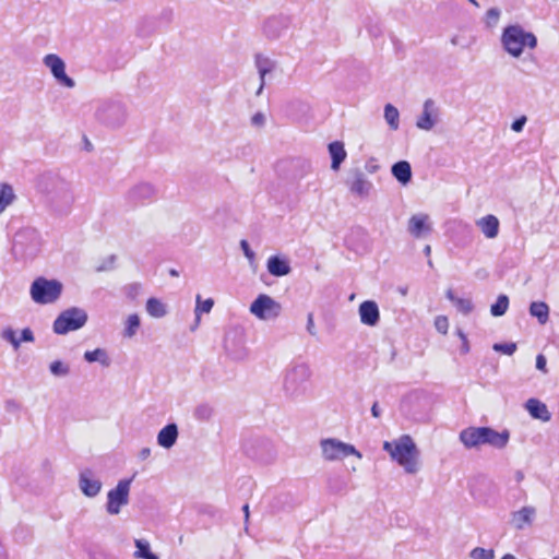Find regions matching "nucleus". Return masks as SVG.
Returning a JSON list of instances; mask_svg holds the SVG:
<instances>
[{
    "label": "nucleus",
    "instance_id": "1",
    "mask_svg": "<svg viewBox=\"0 0 559 559\" xmlns=\"http://www.w3.org/2000/svg\"><path fill=\"white\" fill-rule=\"evenodd\" d=\"M383 450L386 451L392 460L397 462L408 474H415L418 471V450L415 442L408 435L400 437L397 440L385 441Z\"/></svg>",
    "mask_w": 559,
    "mask_h": 559
},
{
    "label": "nucleus",
    "instance_id": "2",
    "mask_svg": "<svg viewBox=\"0 0 559 559\" xmlns=\"http://www.w3.org/2000/svg\"><path fill=\"white\" fill-rule=\"evenodd\" d=\"M310 366L305 361H293L285 370L283 390L289 397L297 399L305 395L309 389L311 378Z\"/></svg>",
    "mask_w": 559,
    "mask_h": 559
},
{
    "label": "nucleus",
    "instance_id": "3",
    "mask_svg": "<svg viewBox=\"0 0 559 559\" xmlns=\"http://www.w3.org/2000/svg\"><path fill=\"white\" fill-rule=\"evenodd\" d=\"M38 188L53 203L70 205L74 200L71 183L58 174L51 171L43 174L38 178Z\"/></svg>",
    "mask_w": 559,
    "mask_h": 559
},
{
    "label": "nucleus",
    "instance_id": "4",
    "mask_svg": "<svg viewBox=\"0 0 559 559\" xmlns=\"http://www.w3.org/2000/svg\"><path fill=\"white\" fill-rule=\"evenodd\" d=\"M501 44L509 55L519 58L523 53L524 47L534 49L537 46V38L533 33L526 32L521 25L515 24L504 27Z\"/></svg>",
    "mask_w": 559,
    "mask_h": 559
},
{
    "label": "nucleus",
    "instance_id": "5",
    "mask_svg": "<svg viewBox=\"0 0 559 559\" xmlns=\"http://www.w3.org/2000/svg\"><path fill=\"white\" fill-rule=\"evenodd\" d=\"M95 119L105 127L119 128L128 118L124 104L115 99H102L96 103Z\"/></svg>",
    "mask_w": 559,
    "mask_h": 559
},
{
    "label": "nucleus",
    "instance_id": "6",
    "mask_svg": "<svg viewBox=\"0 0 559 559\" xmlns=\"http://www.w3.org/2000/svg\"><path fill=\"white\" fill-rule=\"evenodd\" d=\"M62 290L63 285L60 281L39 276L31 284L29 295L35 304L49 305L60 298Z\"/></svg>",
    "mask_w": 559,
    "mask_h": 559
},
{
    "label": "nucleus",
    "instance_id": "7",
    "mask_svg": "<svg viewBox=\"0 0 559 559\" xmlns=\"http://www.w3.org/2000/svg\"><path fill=\"white\" fill-rule=\"evenodd\" d=\"M40 249V236L34 228L19 230L13 239L12 251L16 258L33 259Z\"/></svg>",
    "mask_w": 559,
    "mask_h": 559
},
{
    "label": "nucleus",
    "instance_id": "8",
    "mask_svg": "<svg viewBox=\"0 0 559 559\" xmlns=\"http://www.w3.org/2000/svg\"><path fill=\"white\" fill-rule=\"evenodd\" d=\"M87 312L79 307H71L56 318L52 324V331L58 335H64L71 331L83 328L87 322Z\"/></svg>",
    "mask_w": 559,
    "mask_h": 559
},
{
    "label": "nucleus",
    "instance_id": "9",
    "mask_svg": "<svg viewBox=\"0 0 559 559\" xmlns=\"http://www.w3.org/2000/svg\"><path fill=\"white\" fill-rule=\"evenodd\" d=\"M320 445L322 455L326 461H337L349 455L361 457L360 452L354 445L334 438L322 439Z\"/></svg>",
    "mask_w": 559,
    "mask_h": 559
},
{
    "label": "nucleus",
    "instance_id": "10",
    "mask_svg": "<svg viewBox=\"0 0 559 559\" xmlns=\"http://www.w3.org/2000/svg\"><path fill=\"white\" fill-rule=\"evenodd\" d=\"M131 483L132 478L121 479L114 489L108 491L106 510L109 514H118L121 508L128 504Z\"/></svg>",
    "mask_w": 559,
    "mask_h": 559
},
{
    "label": "nucleus",
    "instance_id": "11",
    "mask_svg": "<svg viewBox=\"0 0 559 559\" xmlns=\"http://www.w3.org/2000/svg\"><path fill=\"white\" fill-rule=\"evenodd\" d=\"M250 311L259 319L271 320L281 314L282 306L272 297L261 294L251 304Z\"/></svg>",
    "mask_w": 559,
    "mask_h": 559
},
{
    "label": "nucleus",
    "instance_id": "12",
    "mask_svg": "<svg viewBox=\"0 0 559 559\" xmlns=\"http://www.w3.org/2000/svg\"><path fill=\"white\" fill-rule=\"evenodd\" d=\"M43 63L50 70L52 76L60 85L68 88H73L75 86L74 80L66 73L64 61L58 55H46L43 59Z\"/></svg>",
    "mask_w": 559,
    "mask_h": 559
},
{
    "label": "nucleus",
    "instance_id": "13",
    "mask_svg": "<svg viewBox=\"0 0 559 559\" xmlns=\"http://www.w3.org/2000/svg\"><path fill=\"white\" fill-rule=\"evenodd\" d=\"M346 185L349 191L359 198H367L373 188L372 182L367 179L366 175L359 168L349 170Z\"/></svg>",
    "mask_w": 559,
    "mask_h": 559
},
{
    "label": "nucleus",
    "instance_id": "14",
    "mask_svg": "<svg viewBox=\"0 0 559 559\" xmlns=\"http://www.w3.org/2000/svg\"><path fill=\"white\" fill-rule=\"evenodd\" d=\"M156 195V189L148 182H140L132 187L127 194L128 200L134 204H143L154 200Z\"/></svg>",
    "mask_w": 559,
    "mask_h": 559
},
{
    "label": "nucleus",
    "instance_id": "15",
    "mask_svg": "<svg viewBox=\"0 0 559 559\" xmlns=\"http://www.w3.org/2000/svg\"><path fill=\"white\" fill-rule=\"evenodd\" d=\"M289 23L287 16H271L264 22L263 33L269 39H278L288 29Z\"/></svg>",
    "mask_w": 559,
    "mask_h": 559
},
{
    "label": "nucleus",
    "instance_id": "16",
    "mask_svg": "<svg viewBox=\"0 0 559 559\" xmlns=\"http://www.w3.org/2000/svg\"><path fill=\"white\" fill-rule=\"evenodd\" d=\"M438 109L432 99H426L423 106V112L417 118L416 127L420 130L429 131L437 123Z\"/></svg>",
    "mask_w": 559,
    "mask_h": 559
},
{
    "label": "nucleus",
    "instance_id": "17",
    "mask_svg": "<svg viewBox=\"0 0 559 559\" xmlns=\"http://www.w3.org/2000/svg\"><path fill=\"white\" fill-rule=\"evenodd\" d=\"M535 516H536V509L532 506H525V507L521 508L520 510L513 511L511 513L510 523L514 528L522 531L525 527H528L532 525V523L535 520Z\"/></svg>",
    "mask_w": 559,
    "mask_h": 559
},
{
    "label": "nucleus",
    "instance_id": "18",
    "mask_svg": "<svg viewBox=\"0 0 559 559\" xmlns=\"http://www.w3.org/2000/svg\"><path fill=\"white\" fill-rule=\"evenodd\" d=\"M79 486L86 497L93 498L100 492L102 481L93 476L91 469H84L80 473Z\"/></svg>",
    "mask_w": 559,
    "mask_h": 559
},
{
    "label": "nucleus",
    "instance_id": "19",
    "mask_svg": "<svg viewBox=\"0 0 559 559\" xmlns=\"http://www.w3.org/2000/svg\"><path fill=\"white\" fill-rule=\"evenodd\" d=\"M460 441L472 449L485 444V427H468L460 432Z\"/></svg>",
    "mask_w": 559,
    "mask_h": 559
},
{
    "label": "nucleus",
    "instance_id": "20",
    "mask_svg": "<svg viewBox=\"0 0 559 559\" xmlns=\"http://www.w3.org/2000/svg\"><path fill=\"white\" fill-rule=\"evenodd\" d=\"M360 321L369 326L378 324L380 319L378 305L372 300H366L359 306Z\"/></svg>",
    "mask_w": 559,
    "mask_h": 559
},
{
    "label": "nucleus",
    "instance_id": "21",
    "mask_svg": "<svg viewBox=\"0 0 559 559\" xmlns=\"http://www.w3.org/2000/svg\"><path fill=\"white\" fill-rule=\"evenodd\" d=\"M1 337L9 342L14 349H17L22 342L32 343L35 341L34 333L29 328L23 329L20 337L16 336V332L12 328H5L1 332Z\"/></svg>",
    "mask_w": 559,
    "mask_h": 559
},
{
    "label": "nucleus",
    "instance_id": "22",
    "mask_svg": "<svg viewBox=\"0 0 559 559\" xmlns=\"http://www.w3.org/2000/svg\"><path fill=\"white\" fill-rule=\"evenodd\" d=\"M510 440V432L507 429L496 431L490 427H485V444L491 445L496 449H503Z\"/></svg>",
    "mask_w": 559,
    "mask_h": 559
},
{
    "label": "nucleus",
    "instance_id": "23",
    "mask_svg": "<svg viewBox=\"0 0 559 559\" xmlns=\"http://www.w3.org/2000/svg\"><path fill=\"white\" fill-rule=\"evenodd\" d=\"M427 214L413 215L408 221V231L415 238H420L425 233H429L431 227L428 223Z\"/></svg>",
    "mask_w": 559,
    "mask_h": 559
},
{
    "label": "nucleus",
    "instance_id": "24",
    "mask_svg": "<svg viewBox=\"0 0 559 559\" xmlns=\"http://www.w3.org/2000/svg\"><path fill=\"white\" fill-rule=\"evenodd\" d=\"M254 62L261 81L260 86L257 91V95H260L265 84L266 74L271 73L275 69V61L266 56L258 53L255 56Z\"/></svg>",
    "mask_w": 559,
    "mask_h": 559
},
{
    "label": "nucleus",
    "instance_id": "25",
    "mask_svg": "<svg viewBox=\"0 0 559 559\" xmlns=\"http://www.w3.org/2000/svg\"><path fill=\"white\" fill-rule=\"evenodd\" d=\"M525 409L534 419H539L542 421H549L551 419V414L548 411L547 405L537 399H528L525 403Z\"/></svg>",
    "mask_w": 559,
    "mask_h": 559
},
{
    "label": "nucleus",
    "instance_id": "26",
    "mask_svg": "<svg viewBox=\"0 0 559 559\" xmlns=\"http://www.w3.org/2000/svg\"><path fill=\"white\" fill-rule=\"evenodd\" d=\"M178 435L177 425L175 423H170L162 428L157 433V443L165 449H170L175 445Z\"/></svg>",
    "mask_w": 559,
    "mask_h": 559
},
{
    "label": "nucleus",
    "instance_id": "27",
    "mask_svg": "<svg viewBox=\"0 0 559 559\" xmlns=\"http://www.w3.org/2000/svg\"><path fill=\"white\" fill-rule=\"evenodd\" d=\"M267 271L271 275L282 277L290 273L292 267L289 262L278 255H272L267 259Z\"/></svg>",
    "mask_w": 559,
    "mask_h": 559
},
{
    "label": "nucleus",
    "instance_id": "28",
    "mask_svg": "<svg viewBox=\"0 0 559 559\" xmlns=\"http://www.w3.org/2000/svg\"><path fill=\"white\" fill-rule=\"evenodd\" d=\"M476 225L480 228L485 237L492 239L498 236L499 233V219L491 214H488L476 222Z\"/></svg>",
    "mask_w": 559,
    "mask_h": 559
},
{
    "label": "nucleus",
    "instance_id": "29",
    "mask_svg": "<svg viewBox=\"0 0 559 559\" xmlns=\"http://www.w3.org/2000/svg\"><path fill=\"white\" fill-rule=\"evenodd\" d=\"M391 173L402 185H407L412 180V167L406 160H400L393 164Z\"/></svg>",
    "mask_w": 559,
    "mask_h": 559
},
{
    "label": "nucleus",
    "instance_id": "30",
    "mask_svg": "<svg viewBox=\"0 0 559 559\" xmlns=\"http://www.w3.org/2000/svg\"><path fill=\"white\" fill-rule=\"evenodd\" d=\"M329 153L332 159L331 168L333 170H338L341 164L346 158V151L344 148V144L340 141H334L329 144Z\"/></svg>",
    "mask_w": 559,
    "mask_h": 559
},
{
    "label": "nucleus",
    "instance_id": "31",
    "mask_svg": "<svg viewBox=\"0 0 559 559\" xmlns=\"http://www.w3.org/2000/svg\"><path fill=\"white\" fill-rule=\"evenodd\" d=\"M445 296L463 314H469L473 311L474 306L469 298H459L452 289H448Z\"/></svg>",
    "mask_w": 559,
    "mask_h": 559
},
{
    "label": "nucleus",
    "instance_id": "32",
    "mask_svg": "<svg viewBox=\"0 0 559 559\" xmlns=\"http://www.w3.org/2000/svg\"><path fill=\"white\" fill-rule=\"evenodd\" d=\"M530 314L536 318L540 324H545L549 319V307L544 301H533L530 305Z\"/></svg>",
    "mask_w": 559,
    "mask_h": 559
},
{
    "label": "nucleus",
    "instance_id": "33",
    "mask_svg": "<svg viewBox=\"0 0 559 559\" xmlns=\"http://www.w3.org/2000/svg\"><path fill=\"white\" fill-rule=\"evenodd\" d=\"M145 309L153 318H163L167 314V307L158 298L152 297L146 301Z\"/></svg>",
    "mask_w": 559,
    "mask_h": 559
},
{
    "label": "nucleus",
    "instance_id": "34",
    "mask_svg": "<svg viewBox=\"0 0 559 559\" xmlns=\"http://www.w3.org/2000/svg\"><path fill=\"white\" fill-rule=\"evenodd\" d=\"M192 415L197 421L207 423L214 415V408L209 403H200L193 408Z\"/></svg>",
    "mask_w": 559,
    "mask_h": 559
},
{
    "label": "nucleus",
    "instance_id": "35",
    "mask_svg": "<svg viewBox=\"0 0 559 559\" xmlns=\"http://www.w3.org/2000/svg\"><path fill=\"white\" fill-rule=\"evenodd\" d=\"M13 188L8 183H0V214L15 200Z\"/></svg>",
    "mask_w": 559,
    "mask_h": 559
},
{
    "label": "nucleus",
    "instance_id": "36",
    "mask_svg": "<svg viewBox=\"0 0 559 559\" xmlns=\"http://www.w3.org/2000/svg\"><path fill=\"white\" fill-rule=\"evenodd\" d=\"M84 359L87 362H99L104 367H108L110 365V359L108 354L103 348H96L94 350H87L84 353Z\"/></svg>",
    "mask_w": 559,
    "mask_h": 559
},
{
    "label": "nucleus",
    "instance_id": "37",
    "mask_svg": "<svg viewBox=\"0 0 559 559\" xmlns=\"http://www.w3.org/2000/svg\"><path fill=\"white\" fill-rule=\"evenodd\" d=\"M134 545L136 550L134 557L139 559H159L157 555L151 551L150 543L145 539H135Z\"/></svg>",
    "mask_w": 559,
    "mask_h": 559
},
{
    "label": "nucleus",
    "instance_id": "38",
    "mask_svg": "<svg viewBox=\"0 0 559 559\" xmlns=\"http://www.w3.org/2000/svg\"><path fill=\"white\" fill-rule=\"evenodd\" d=\"M141 325L140 317L136 313L130 314L124 322L123 336L133 337Z\"/></svg>",
    "mask_w": 559,
    "mask_h": 559
},
{
    "label": "nucleus",
    "instance_id": "39",
    "mask_svg": "<svg viewBox=\"0 0 559 559\" xmlns=\"http://www.w3.org/2000/svg\"><path fill=\"white\" fill-rule=\"evenodd\" d=\"M384 119L392 130H397L400 127V114L396 107L386 104L384 107Z\"/></svg>",
    "mask_w": 559,
    "mask_h": 559
},
{
    "label": "nucleus",
    "instance_id": "40",
    "mask_svg": "<svg viewBox=\"0 0 559 559\" xmlns=\"http://www.w3.org/2000/svg\"><path fill=\"white\" fill-rule=\"evenodd\" d=\"M509 308V297L507 295H499L496 302L490 307V313L492 317L503 316Z\"/></svg>",
    "mask_w": 559,
    "mask_h": 559
},
{
    "label": "nucleus",
    "instance_id": "41",
    "mask_svg": "<svg viewBox=\"0 0 559 559\" xmlns=\"http://www.w3.org/2000/svg\"><path fill=\"white\" fill-rule=\"evenodd\" d=\"M49 371L55 377L63 378L70 374L71 368L68 362L53 360L49 365Z\"/></svg>",
    "mask_w": 559,
    "mask_h": 559
},
{
    "label": "nucleus",
    "instance_id": "42",
    "mask_svg": "<svg viewBox=\"0 0 559 559\" xmlns=\"http://www.w3.org/2000/svg\"><path fill=\"white\" fill-rule=\"evenodd\" d=\"M214 306V300L212 298H207L205 300H201L200 295L197 296V307L195 314L199 317L200 313H209Z\"/></svg>",
    "mask_w": 559,
    "mask_h": 559
},
{
    "label": "nucleus",
    "instance_id": "43",
    "mask_svg": "<svg viewBox=\"0 0 559 559\" xmlns=\"http://www.w3.org/2000/svg\"><path fill=\"white\" fill-rule=\"evenodd\" d=\"M472 559H493L495 551L492 549H485L481 547H476L471 551Z\"/></svg>",
    "mask_w": 559,
    "mask_h": 559
},
{
    "label": "nucleus",
    "instance_id": "44",
    "mask_svg": "<svg viewBox=\"0 0 559 559\" xmlns=\"http://www.w3.org/2000/svg\"><path fill=\"white\" fill-rule=\"evenodd\" d=\"M493 350L498 353H502L504 355H512L516 350L515 343H496L493 345Z\"/></svg>",
    "mask_w": 559,
    "mask_h": 559
},
{
    "label": "nucleus",
    "instance_id": "45",
    "mask_svg": "<svg viewBox=\"0 0 559 559\" xmlns=\"http://www.w3.org/2000/svg\"><path fill=\"white\" fill-rule=\"evenodd\" d=\"M124 292L129 299L134 300L141 293V285L139 283L129 284L126 286Z\"/></svg>",
    "mask_w": 559,
    "mask_h": 559
},
{
    "label": "nucleus",
    "instance_id": "46",
    "mask_svg": "<svg viewBox=\"0 0 559 559\" xmlns=\"http://www.w3.org/2000/svg\"><path fill=\"white\" fill-rule=\"evenodd\" d=\"M500 17V10L498 8H490L486 13L487 24L495 26Z\"/></svg>",
    "mask_w": 559,
    "mask_h": 559
},
{
    "label": "nucleus",
    "instance_id": "47",
    "mask_svg": "<svg viewBox=\"0 0 559 559\" xmlns=\"http://www.w3.org/2000/svg\"><path fill=\"white\" fill-rule=\"evenodd\" d=\"M435 325H436V329L440 333L445 334L447 331H448V326H449L448 319L445 317H442V316L437 317V319L435 321Z\"/></svg>",
    "mask_w": 559,
    "mask_h": 559
},
{
    "label": "nucleus",
    "instance_id": "48",
    "mask_svg": "<svg viewBox=\"0 0 559 559\" xmlns=\"http://www.w3.org/2000/svg\"><path fill=\"white\" fill-rule=\"evenodd\" d=\"M240 247L242 249V252L245 254V257L250 261L252 262L254 259H255V253L251 250L249 243L247 240H241L240 241Z\"/></svg>",
    "mask_w": 559,
    "mask_h": 559
},
{
    "label": "nucleus",
    "instance_id": "49",
    "mask_svg": "<svg viewBox=\"0 0 559 559\" xmlns=\"http://www.w3.org/2000/svg\"><path fill=\"white\" fill-rule=\"evenodd\" d=\"M526 117L525 116H521L520 118L515 119L512 124H511V129L514 131V132H521L526 123Z\"/></svg>",
    "mask_w": 559,
    "mask_h": 559
},
{
    "label": "nucleus",
    "instance_id": "50",
    "mask_svg": "<svg viewBox=\"0 0 559 559\" xmlns=\"http://www.w3.org/2000/svg\"><path fill=\"white\" fill-rule=\"evenodd\" d=\"M307 331L310 335H316L317 334V331H316V326H314V320H313V314L310 312L308 313V317H307Z\"/></svg>",
    "mask_w": 559,
    "mask_h": 559
},
{
    "label": "nucleus",
    "instance_id": "51",
    "mask_svg": "<svg viewBox=\"0 0 559 559\" xmlns=\"http://www.w3.org/2000/svg\"><path fill=\"white\" fill-rule=\"evenodd\" d=\"M546 364H547V360H546V357L542 354L537 355L536 357V368L543 372H546Z\"/></svg>",
    "mask_w": 559,
    "mask_h": 559
},
{
    "label": "nucleus",
    "instance_id": "52",
    "mask_svg": "<svg viewBox=\"0 0 559 559\" xmlns=\"http://www.w3.org/2000/svg\"><path fill=\"white\" fill-rule=\"evenodd\" d=\"M264 121H265V117L263 114L261 112H257L255 115H253V117L251 118V122L253 126H263L264 124Z\"/></svg>",
    "mask_w": 559,
    "mask_h": 559
},
{
    "label": "nucleus",
    "instance_id": "53",
    "mask_svg": "<svg viewBox=\"0 0 559 559\" xmlns=\"http://www.w3.org/2000/svg\"><path fill=\"white\" fill-rule=\"evenodd\" d=\"M225 349L226 352L235 359H241L243 358L245 356V353L242 352H239V353H233L230 349H229V344H228V341L226 340L225 341Z\"/></svg>",
    "mask_w": 559,
    "mask_h": 559
},
{
    "label": "nucleus",
    "instance_id": "54",
    "mask_svg": "<svg viewBox=\"0 0 559 559\" xmlns=\"http://www.w3.org/2000/svg\"><path fill=\"white\" fill-rule=\"evenodd\" d=\"M150 455H151V449L150 448H143L139 452V459L142 460V461H145L146 459H148Z\"/></svg>",
    "mask_w": 559,
    "mask_h": 559
},
{
    "label": "nucleus",
    "instance_id": "55",
    "mask_svg": "<svg viewBox=\"0 0 559 559\" xmlns=\"http://www.w3.org/2000/svg\"><path fill=\"white\" fill-rule=\"evenodd\" d=\"M371 414L374 418L380 417L381 411H380L378 402H374L373 405L371 406Z\"/></svg>",
    "mask_w": 559,
    "mask_h": 559
},
{
    "label": "nucleus",
    "instance_id": "56",
    "mask_svg": "<svg viewBox=\"0 0 559 559\" xmlns=\"http://www.w3.org/2000/svg\"><path fill=\"white\" fill-rule=\"evenodd\" d=\"M0 559H9L8 550L0 542Z\"/></svg>",
    "mask_w": 559,
    "mask_h": 559
},
{
    "label": "nucleus",
    "instance_id": "57",
    "mask_svg": "<svg viewBox=\"0 0 559 559\" xmlns=\"http://www.w3.org/2000/svg\"><path fill=\"white\" fill-rule=\"evenodd\" d=\"M468 352H469V345H468V341L466 338L465 341H462L461 353L467 354Z\"/></svg>",
    "mask_w": 559,
    "mask_h": 559
},
{
    "label": "nucleus",
    "instance_id": "58",
    "mask_svg": "<svg viewBox=\"0 0 559 559\" xmlns=\"http://www.w3.org/2000/svg\"><path fill=\"white\" fill-rule=\"evenodd\" d=\"M366 168H367L368 173L373 174L377 171L378 166L377 165H366Z\"/></svg>",
    "mask_w": 559,
    "mask_h": 559
},
{
    "label": "nucleus",
    "instance_id": "59",
    "mask_svg": "<svg viewBox=\"0 0 559 559\" xmlns=\"http://www.w3.org/2000/svg\"><path fill=\"white\" fill-rule=\"evenodd\" d=\"M242 511H243V513H245V520H246V521H248V519H249V506H248V504H245V506L242 507Z\"/></svg>",
    "mask_w": 559,
    "mask_h": 559
},
{
    "label": "nucleus",
    "instance_id": "60",
    "mask_svg": "<svg viewBox=\"0 0 559 559\" xmlns=\"http://www.w3.org/2000/svg\"><path fill=\"white\" fill-rule=\"evenodd\" d=\"M130 0H106L108 3L123 4L129 2Z\"/></svg>",
    "mask_w": 559,
    "mask_h": 559
},
{
    "label": "nucleus",
    "instance_id": "61",
    "mask_svg": "<svg viewBox=\"0 0 559 559\" xmlns=\"http://www.w3.org/2000/svg\"><path fill=\"white\" fill-rule=\"evenodd\" d=\"M13 407H14V408H16V407H17V404H16L14 401H9V402L7 403V408H8V409H11V408H13Z\"/></svg>",
    "mask_w": 559,
    "mask_h": 559
},
{
    "label": "nucleus",
    "instance_id": "62",
    "mask_svg": "<svg viewBox=\"0 0 559 559\" xmlns=\"http://www.w3.org/2000/svg\"><path fill=\"white\" fill-rule=\"evenodd\" d=\"M457 335L462 341H465L467 337L462 330H457Z\"/></svg>",
    "mask_w": 559,
    "mask_h": 559
},
{
    "label": "nucleus",
    "instance_id": "63",
    "mask_svg": "<svg viewBox=\"0 0 559 559\" xmlns=\"http://www.w3.org/2000/svg\"><path fill=\"white\" fill-rule=\"evenodd\" d=\"M430 252H431V247H430L429 245H427V246L424 248V253H425L426 255H429V254H430Z\"/></svg>",
    "mask_w": 559,
    "mask_h": 559
},
{
    "label": "nucleus",
    "instance_id": "64",
    "mask_svg": "<svg viewBox=\"0 0 559 559\" xmlns=\"http://www.w3.org/2000/svg\"><path fill=\"white\" fill-rule=\"evenodd\" d=\"M501 559H516V557L513 556L512 554H506L504 556H502Z\"/></svg>",
    "mask_w": 559,
    "mask_h": 559
}]
</instances>
